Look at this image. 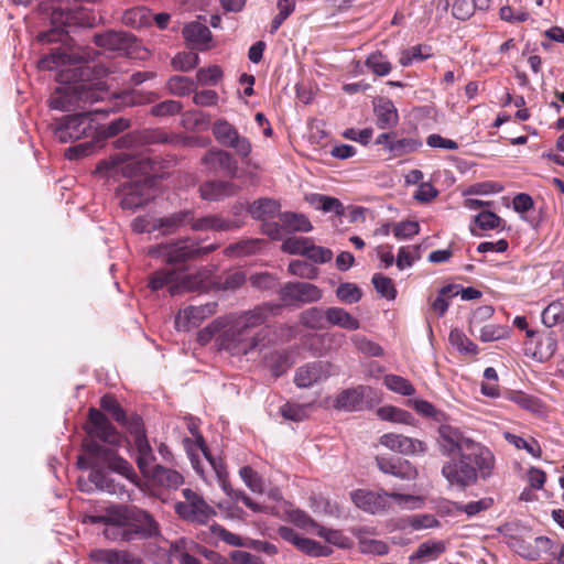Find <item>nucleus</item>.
Here are the masks:
<instances>
[{"mask_svg":"<svg viewBox=\"0 0 564 564\" xmlns=\"http://www.w3.org/2000/svg\"><path fill=\"white\" fill-rule=\"evenodd\" d=\"M197 447L202 451L203 455L205 456V458L209 462L210 466L213 467V469L217 476V479H218L219 484L221 485L223 490L227 495L231 496L232 490L230 489V487L227 482V471L223 464V460L220 458H215L209 454L208 448L205 445V440L202 435H197Z\"/></svg>","mask_w":564,"mask_h":564,"instance_id":"33","label":"nucleus"},{"mask_svg":"<svg viewBox=\"0 0 564 564\" xmlns=\"http://www.w3.org/2000/svg\"><path fill=\"white\" fill-rule=\"evenodd\" d=\"M375 115L380 129H391L399 121L398 110L389 99H381L375 105Z\"/></svg>","mask_w":564,"mask_h":564,"instance_id":"28","label":"nucleus"},{"mask_svg":"<svg viewBox=\"0 0 564 564\" xmlns=\"http://www.w3.org/2000/svg\"><path fill=\"white\" fill-rule=\"evenodd\" d=\"M432 56V48L427 45H414L403 50L400 53L399 63L403 67L412 65L414 62L425 61Z\"/></svg>","mask_w":564,"mask_h":564,"instance_id":"42","label":"nucleus"},{"mask_svg":"<svg viewBox=\"0 0 564 564\" xmlns=\"http://www.w3.org/2000/svg\"><path fill=\"white\" fill-rule=\"evenodd\" d=\"M203 162L214 171L221 170L230 175L237 172V163L232 155L223 150L208 151L204 155Z\"/></svg>","mask_w":564,"mask_h":564,"instance_id":"23","label":"nucleus"},{"mask_svg":"<svg viewBox=\"0 0 564 564\" xmlns=\"http://www.w3.org/2000/svg\"><path fill=\"white\" fill-rule=\"evenodd\" d=\"M438 432L443 452L447 455L458 454L457 459H452L442 467V475L449 486L465 489L475 484L478 476L487 479L492 475L495 456L489 448L449 425H442Z\"/></svg>","mask_w":564,"mask_h":564,"instance_id":"2","label":"nucleus"},{"mask_svg":"<svg viewBox=\"0 0 564 564\" xmlns=\"http://www.w3.org/2000/svg\"><path fill=\"white\" fill-rule=\"evenodd\" d=\"M380 444L388 449L408 456L424 455L427 452L425 442L397 433H386L380 440Z\"/></svg>","mask_w":564,"mask_h":564,"instance_id":"14","label":"nucleus"},{"mask_svg":"<svg viewBox=\"0 0 564 564\" xmlns=\"http://www.w3.org/2000/svg\"><path fill=\"white\" fill-rule=\"evenodd\" d=\"M170 555L180 564H203L194 552L185 543V539H178L170 544Z\"/></svg>","mask_w":564,"mask_h":564,"instance_id":"38","label":"nucleus"},{"mask_svg":"<svg viewBox=\"0 0 564 564\" xmlns=\"http://www.w3.org/2000/svg\"><path fill=\"white\" fill-rule=\"evenodd\" d=\"M506 399L533 414L543 415L545 413V405L539 398L522 391H508Z\"/></svg>","mask_w":564,"mask_h":564,"instance_id":"27","label":"nucleus"},{"mask_svg":"<svg viewBox=\"0 0 564 564\" xmlns=\"http://www.w3.org/2000/svg\"><path fill=\"white\" fill-rule=\"evenodd\" d=\"M192 220L193 213L191 210H183L170 216L155 218V224L158 226V231L162 235H171L189 224Z\"/></svg>","mask_w":564,"mask_h":564,"instance_id":"25","label":"nucleus"},{"mask_svg":"<svg viewBox=\"0 0 564 564\" xmlns=\"http://www.w3.org/2000/svg\"><path fill=\"white\" fill-rule=\"evenodd\" d=\"M39 11L47 17L52 25L48 31L41 32L37 35L39 42L42 43L61 41L66 26L88 23L85 9L72 6L68 0H41Z\"/></svg>","mask_w":564,"mask_h":564,"instance_id":"5","label":"nucleus"},{"mask_svg":"<svg viewBox=\"0 0 564 564\" xmlns=\"http://www.w3.org/2000/svg\"><path fill=\"white\" fill-rule=\"evenodd\" d=\"M288 271L292 275L308 280H313L317 276V269L303 260L291 261Z\"/></svg>","mask_w":564,"mask_h":564,"instance_id":"63","label":"nucleus"},{"mask_svg":"<svg viewBox=\"0 0 564 564\" xmlns=\"http://www.w3.org/2000/svg\"><path fill=\"white\" fill-rule=\"evenodd\" d=\"M149 167L150 162L147 156L134 152H120L99 162L95 173L107 180L118 181L121 177H141L148 173Z\"/></svg>","mask_w":564,"mask_h":564,"instance_id":"7","label":"nucleus"},{"mask_svg":"<svg viewBox=\"0 0 564 564\" xmlns=\"http://www.w3.org/2000/svg\"><path fill=\"white\" fill-rule=\"evenodd\" d=\"M279 306L263 304L239 315L224 334L221 346L231 355H247L260 341L254 328L261 326Z\"/></svg>","mask_w":564,"mask_h":564,"instance_id":"4","label":"nucleus"},{"mask_svg":"<svg viewBox=\"0 0 564 564\" xmlns=\"http://www.w3.org/2000/svg\"><path fill=\"white\" fill-rule=\"evenodd\" d=\"M390 508L395 505L403 510L420 509L424 505V499L421 496L405 495L400 492H388Z\"/></svg>","mask_w":564,"mask_h":564,"instance_id":"43","label":"nucleus"},{"mask_svg":"<svg viewBox=\"0 0 564 564\" xmlns=\"http://www.w3.org/2000/svg\"><path fill=\"white\" fill-rule=\"evenodd\" d=\"M133 435V443L137 451V465L143 476H150V471L152 470V463L155 457L152 451V447L147 438L144 430L137 425L131 431Z\"/></svg>","mask_w":564,"mask_h":564,"instance_id":"20","label":"nucleus"},{"mask_svg":"<svg viewBox=\"0 0 564 564\" xmlns=\"http://www.w3.org/2000/svg\"><path fill=\"white\" fill-rule=\"evenodd\" d=\"M370 393V388L358 386L343 390L334 402V406L345 411H359L364 408L365 397Z\"/></svg>","mask_w":564,"mask_h":564,"instance_id":"22","label":"nucleus"},{"mask_svg":"<svg viewBox=\"0 0 564 564\" xmlns=\"http://www.w3.org/2000/svg\"><path fill=\"white\" fill-rule=\"evenodd\" d=\"M77 486L84 492H91L96 489L116 496L121 500L131 499L130 492L123 485L116 482L104 469L96 466H91L88 479L79 478L77 480Z\"/></svg>","mask_w":564,"mask_h":564,"instance_id":"11","label":"nucleus"},{"mask_svg":"<svg viewBox=\"0 0 564 564\" xmlns=\"http://www.w3.org/2000/svg\"><path fill=\"white\" fill-rule=\"evenodd\" d=\"M372 284L376 291L384 299L392 301L397 296V290L393 281L380 273H375L372 276Z\"/></svg>","mask_w":564,"mask_h":564,"instance_id":"53","label":"nucleus"},{"mask_svg":"<svg viewBox=\"0 0 564 564\" xmlns=\"http://www.w3.org/2000/svg\"><path fill=\"white\" fill-rule=\"evenodd\" d=\"M564 321V299L550 303L542 312V322L546 327H553Z\"/></svg>","mask_w":564,"mask_h":564,"instance_id":"44","label":"nucleus"},{"mask_svg":"<svg viewBox=\"0 0 564 564\" xmlns=\"http://www.w3.org/2000/svg\"><path fill=\"white\" fill-rule=\"evenodd\" d=\"M239 475L243 480L245 485L256 494L263 491V484L260 476L249 466H243L239 470Z\"/></svg>","mask_w":564,"mask_h":564,"instance_id":"64","label":"nucleus"},{"mask_svg":"<svg viewBox=\"0 0 564 564\" xmlns=\"http://www.w3.org/2000/svg\"><path fill=\"white\" fill-rule=\"evenodd\" d=\"M459 294V286L455 284H448L443 286L436 296V299L432 302V308L438 314V316H443L448 306L451 304V300Z\"/></svg>","mask_w":564,"mask_h":564,"instance_id":"41","label":"nucleus"},{"mask_svg":"<svg viewBox=\"0 0 564 564\" xmlns=\"http://www.w3.org/2000/svg\"><path fill=\"white\" fill-rule=\"evenodd\" d=\"M377 414L382 421L401 423V424H405V425H414L415 424V419L413 417V415L410 412L404 411L399 408H395V406H392V405H386V406L378 409Z\"/></svg>","mask_w":564,"mask_h":564,"instance_id":"39","label":"nucleus"},{"mask_svg":"<svg viewBox=\"0 0 564 564\" xmlns=\"http://www.w3.org/2000/svg\"><path fill=\"white\" fill-rule=\"evenodd\" d=\"M509 328L502 325L486 324L479 329V339L484 343L503 339L508 336Z\"/></svg>","mask_w":564,"mask_h":564,"instance_id":"55","label":"nucleus"},{"mask_svg":"<svg viewBox=\"0 0 564 564\" xmlns=\"http://www.w3.org/2000/svg\"><path fill=\"white\" fill-rule=\"evenodd\" d=\"M154 184L155 181L150 177L131 180L123 184L118 192L121 207L131 210L144 207L156 195Z\"/></svg>","mask_w":564,"mask_h":564,"instance_id":"9","label":"nucleus"},{"mask_svg":"<svg viewBox=\"0 0 564 564\" xmlns=\"http://www.w3.org/2000/svg\"><path fill=\"white\" fill-rule=\"evenodd\" d=\"M303 257L314 263H325L332 260L333 252L327 248L314 245L311 239Z\"/></svg>","mask_w":564,"mask_h":564,"instance_id":"61","label":"nucleus"},{"mask_svg":"<svg viewBox=\"0 0 564 564\" xmlns=\"http://www.w3.org/2000/svg\"><path fill=\"white\" fill-rule=\"evenodd\" d=\"M359 550L364 554L384 555L388 553L389 547L383 541L360 536Z\"/></svg>","mask_w":564,"mask_h":564,"instance_id":"58","label":"nucleus"},{"mask_svg":"<svg viewBox=\"0 0 564 564\" xmlns=\"http://www.w3.org/2000/svg\"><path fill=\"white\" fill-rule=\"evenodd\" d=\"M328 362L314 361L300 367L296 370L294 382L299 388H308L325 380L329 376Z\"/></svg>","mask_w":564,"mask_h":564,"instance_id":"21","label":"nucleus"},{"mask_svg":"<svg viewBox=\"0 0 564 564\" xmlns=\"http://www.w3.org/2000/svg\"><path fill=\"white\" fill-rule=\"evenodd\" d=\"M301 323L312 329H323L325 318V311L318 307H311L305 310L300 315Z\"/></svg>","mask_w":564,"mask_h":564,"instance_id":"48","label":"nucleus"},{"mask_svg":"<svg viewBox=\"0 0 564 564\" xmlns=\"http://www.w3.org/2000/svg\"><path fill=\"white\" fill-rule=\"evenodd\" d=\"M311 238L290 236L283 239L281 250L289 254L304 256Z\"/></svg>","mask_w":564,"mask_h":564,"instance_id":"57","label":"nucleus"},{"mask_svg":"<svg viewBox=\"0 0 564 564\" xmlns=\"http://www.w3.org/2000/svg\"><path fill=\"white\" fill-rule=\"evenodd\" d=\"M90 558L97 564H132L135 557L127 551L97 549L90 552Z\"/></svg>","mask_w":564,"mask_h":564,"instance_id":"26","label":"nucleus"},{"mask_svg":"<svg viewBox=\"0 0 564 564\" xmlns=\"http://www.w3.org/2000/svg\"><path fill=\"white\" fill-rule=\"evenodd\" d=\"M315 533L338 547L346 549L349 546V539L339 530L327 529L319 525Z\"/></svg>","mask_w":564,"mask_h":564,"instance_id":"60","label":"nucleus"},{"mask_svg":"<svg viewBox=\"0 0 564 564\" xmlns=\"http://www.w3.org/2000/svg\"><path fill=\"white\" fill-rule=\"evenodd\" d=\"M445 550L446 545L443 541L429 540L417 546L416 551L410 556V560L420 562L435 561Z\"/></svg>","mask_w":564,"mask_h":564,"instance_id":"31","label":"nucleus"},{"mask_svg":"<svg viewBox=\"0 0 564 564\" xmlns=\"http://www.w3.org/2000/svg\"><path fill=\"white\" fill-rule=\"evenodd\" d=\"M151 480L161 487L177 489L184 482V477L177 470L155 465L150 471Z\"/></svg>","mask_w":564,"mask_h":564,"instance_id":"24","label":"nucleus"},{"mask_svg":"<svg viewBox=\"0 0 564 564\" xmlns=\"http://www.w3.org/2000/svg\"><path fill=\"white\" fill-rule=\"evenodd\" d=\"M475 225L480 229V230H494V229H497L501 226V218L492 213V212H489V210H484V212H480L479 214H477L475 216Z\"/></svg>","mask_w":564,"mask_h":564,"instance_id":"62","label":"nucleus"},{"mask_svg":"<svg viewBox=\"0 0 564 564\" xmlns=\"http://www.w3.org/2000/svg\"><path fill=\"white\" fill-rule=\"evenodd\" d=\"M167 88L173 95L186 96L194 91L196 84L189 77L172 76L167 82Z\"/></svg>","mask_w":564,"mask_h":564,"instance_id":"47","label":"nucleus"},{"mask_svg":"<svg viewBox=\"0 0 564 564\" xmlns=\"http://www.w3.org/2000/svg\"><path fill=\"white\" fill-rule=\"evenodd\" d=\"M301 552L305 553L308 556H328L332 554L333 550L327 546L323 545L312 539L304 538L300 540V543L296 547Z\"/></svg>","mask_w":564,"mask_h":564,"instance_id":"50","label":"nucleus"},{"mask_svg":"<svg viewBox=\"0 0 564 564\" xmlns=\"http://www.w3.org/2000/svg\"><path fill=\"white\" fill-rule=\"evenodd\" d=\"M278 14L272 19L270 24V33L274 34L282 23L291 15L295 9V0H279Z\"/></svg>","mask_w":564,"mask_h":564,"instance_id":"51","label":"nucleus"},{"mask_svg":"<svg viewBox=\"0 0 564 564\" xmlns=\"http://www.w3.org/2000/svg\"><path fill=\"white\" fill-rule=\"evenodd\" d=\"M386 387L394 393L411 397L415 393L413 384L405 378L397 375L384 376Z\"/></svg>","mask_w":564,"mask_h":564,"instance_id":"45","label":"nucleus"},{"mask_svg":"<svg viewBox=\"0 0 564 564\" xmlns=\"http://www.w3.org/2000/svg\"><path fill=\"white\" fill-rule=\"evenodd\" d=\"M326 322L333 326H338L348 330H357L360 328V322L346 310L332 306L325 311Z\"/></svg>","mask_w":564,"mask_h":564,"instance_id":"29","label":"nucleus"},{"mask_svg":"<svg viewBox=\"0 0 564 564\" xmlns=\"http://www.w3.org/2000/svg\"><path fill=\"white\" fill-rule=\"evenodd\" d=\"M215 249L214 246L200 247L198 242L192 239H182L171 243L152 246L148 254L154 259H160L166 263H180L194 259L200 254L209 253Z\"/></svg>","mask_w":564,"mask_h":564,"instance_id":"8","label":"nucleus"},{"mask_svg":"<svg viewBox=\"0 0 564 564\" xmlns=\"http://www.w3.org/2000/svg\"><path fill=\"white\" fill-rule=\"evenodd\" d=\"M212 130L215 139L221 145L234 149L236 154L242 159L249 156L251 153L252 147L249 139L241 135L238 130L227 120H216Z\"/></svg>","mask_w":564,"mask_h":564,"instance_id":"12","label":"nucleus"},{"mask_svg":"<svg viewBox=\"0 0 564 564\" xmlns=\"http://www.w3.org/2000/svg\"><path fill=\"white\" fill-rule=\"evenodd\" d=\"M90 440L85 442V448L88 454L100 462L109 470L117 473L128 479L130 482L138 485L139 477L132 465L120 457L112 446H119L122 437L116 432L107 417L98 410L89 411V429Z\"/></svg>","mask_w":564,"mask_h":564,"instance_id":"3","label":"nucleus"},{"mask_svg":"<svg viewBox=\"0 0 564 564\" xmlns=\"http://www.w3.org/2000/svg\"><path fill=\"white\" fill-rule=\"evenodd\" d=\"M199 63V57L197 53L194 52H182L178 53L172 59V66L176 70L187 72L194 67H196Z\"/></svg>","mask_w":564,"mask_h":564,"instance_id":"59","label":"nucleus"},{"mask_svg":"<svg viewBox=\"0 0 564 564\" xmlns=\"http://www.w3.org/2000/svg\"><path fill=\"white\" fill-rule=\"evenodd\" d=\"M306 200L314 208L323 210L324 213H334L337 216H343L345 214L344 205L335 197L315 193L308 195Z\"/></svg>","mask_w":564,"mask_h":564,"instance_id":"36","label":"nucleus"},{"mask_svg":"<svg viewBox=\"0 0 564 564\" xmlns=\"http://www.w3.org/2000/svg\"><path fill=\"white\" fill-rule=\"evenodd\" d=\"M183 35L187 42L199 47H207L212 40V32L208 26L196 21L184 26Z\"/></svg>","mask_w":564,"mask_h":564,"instance_id":"32","label":"nucleus"},{"mask_svg":"<svg viewBox=\"0 0 564 564\" xmlns=\"http://www.w3.org/2000/svg\"><path fill=\"white\" fill-rule=\"evenodd\" d=\"M366 66L378 76H387L391 69V63L380 52L371 53L366 59Z\"/></svg>","mask_w":564,"mask_h":564,"instance_id":"49","label":"nucleus"},{"mask_svg":"<svg viewBox=\"0 0 564 564\" xmlns=\"http://www.w3.org/2000/svg\"><path fill=\"white\" fill-rule=\"evenodd\" d=\"M448 340L449 344L463 355L476 356L478 354L477 345L458 328L451 330Z\"/></svg>","mask_w":564,"mask_h":564,"instance_id":"40","label":"nucleus"},{"mask_svg":"<svg viewBox=\"0 0 564 564\" xmlns=\"http://www.w3.org/2000/svg\"><path fill=\"white\" fill-rule=\"evenodd\" d=\"M99 142L100 140L98 139V137H96L91 141L69 147L66 150L65 155L69 160H78L85 158L87 155L93 154L96 151V149L99 147Z\"/></svg>","mask_w":564,"mask_h":564,"instance_id":"52","label":"nucleus"},{"mask_svg":"<svg viewBox=\"0 0 564 564\" xmlns=\"http://www.w3.org/2000/svg\"><path fill=\"white\" fill-rule=\"evenodd\" d=\"M505 438L517 448L527 451L533 457L541 456V447L539 443L533 438L528 441L521 436L511 433H506Z\"/></svg>","mask_w":564,"mask_h":564,"instance_id":"56","label":"nucleus"},{"mask_svg":"<svg viewBox=\"0 0 564 564\" xmlns=\"http://www.w3.org/2000/svg\"><path fill=\"white\" fill-rule=\"evenodd\" d=\"M88 55L74 51L66 53L56 50L37 63L42 70H55L56 80L59 83L50 98L51 108L59 111L84 110L64 116L54 123V135L63 143L82 138L95 139L99 132V117L105 118L110 112L107 108H86L87 105L104 100L107 95L105 84L91 78L93 69L88 65Z\"/></svg>","mask_w":564,"mask_h":564,"instance_id":"1","label":"nucleus"},{"mask_svg":"<svg viewBox=\"0 0 564 564\" xmlns=\"http://www.w3.org/2000/svg\"><path fill=\"white\" fill-rule=\"evenodd\" d=\"M280 296L285 304H304L319 301L322 291L307 282H289L281 289Z\"/></svg>","mask_w":564,"mask_h":564,"instance_id":"15","label":"nucleus"},{"mask_svg":"<svg viewBox=\"0 0 564 564\" xmlns=\"http://www.w3.org/2000/svg\"><path fill=\"white\" fill-rule=\"evenodd\" d=\"M189 224L192 229L196 231L208 229L226 231L240 227V224L237 221L226 220L215 215L206 216L196 220L193 219Z\"/></svg>","mask_w":564,"mask_h":564,"instance_id":"34","label":"nucleus"},{"mask_svg":"<svg viewBox=\"0 0 564 564\" xmlns=\"http://www.w3.org/2000/svg\"><path fill=\"white\" fill-rule=\"evenodd\" d=\"M336 295L345 304H355L361 300L362 292L355 283H340L336 290Z\"/></svg>","mask_w":564,"mask_h":564,"instance_id":"54","label":"nucleus"},{"mask_svg":"<svg viewBox=\"0 0 564 564\" xmlns=\"http://www.w3.org/2000/svg\"><path fill=\"white\" fill-rule=\"evenodd\" d=\"M217 303L209 302L199 306H188L181 310L175 316V326L178 330H188L198 327L203 321L216 313Z\"/></svg>","mask_w":564,"mask_h":564,"instance_id":"18","label":"nucleus"},{"mask_svg":"<svg viewBox=\"0 0 564 564\" xmlns=\"http://www.w3.org/2000/svg\"><path fill=\"white\" fill-rule=\"evenodd\" d=\"M184 501L175 503V512L184 520L205 524L216 511L210 507L202 496L192 489L183 490Z\"/></svg>","mask_w":564,"mask_h":564,"instance_id":"10","label":"nucleus"},{"mask_svg":"<svg viewBox=\"0 0 564 564\" xmlns=\"http://www.w3.org/2000/svg\"><path fill=\"white\" fill-rule=\"evenodd\" d=\"M209 275L210 273L207 270L189 274L175 269H161L151 275L149 288L152 291H159L166 286L169 293L175 296L204 288Z\"/></svg>","mask_w":564,"mask_h":564,"instance_id":"6","label":"nucleus"},{"mask_svg":"<svg viewBox=\"0 0 564 564\" xmlns=\"http://www.w3.org/2000/svg\"><path fill=\"white\" fill-rule=\"evenodd\" d=\"M422 141L414 138H402L389 143V152L394 156H401L415 152L422 147Z\"/></svg>","mask_w":564,"mask_h":564,"instance_id":"46","label":"nucleus"},{"mask_svg":"<svg viewBox=\"0 0 564 564\" xmlns=\"http://www.w3.org/2000/svg\"><path fill=\"white\" fill-rule=\"evenodd\" d=\"M376 463L380 471L401 480H415L419 475L416 467L406 459L379 456Z\"/></svg>","mask_w":564,"mask_h":564,"instance_id":"19","label":"nucleus"},{"mask_svg":"<svg viewBox=\"0 0 564 564\" xmlns=\"http://www.w3.org/2000/svg\"><path fill=\"white\" fill-rule=\"evenodd\" d=\"M352 502L362 511L377 514L390 509L389 496L384 490L357 489L350 492Z\"/></svg>","mask_w":564,"mask_h":564,"instance_id":"16","label":"nucleus"},{"mask_svg":"<svg viewBox=\"0 0 564 564\" xmlns=\"http://www.w3.org/2000/svg\"><path fill=\"white\" fill-rule=\"evenodd\" d=\"M249 214L254 219L260 220H270L273 218L280 210V204L271 198H260L258 200H254L249 206Z\"/></svg>","mask_w":564,"mask_h":564,"instance_id":"35","label":"nucleus"},{"mask_svg":"<svg viewBox=\"0 0 564 564\" xmlns=\"http://www.w3.org/2000/svg\"><path fill=\"white\" fill-rule=\"evenodd\" d=\"M159 534V525L150 513L134 507L129 530H122L120 541H132L137 535L155 536Z\"/></svg>","mask_w":564,"mask_h":564,"instance_id":"17","label":"nucleus"},{"mask_svg":"<svg viewBox=\"0 0 564 564\" xmlns=\"http://www.w3.org/2000/svg\"><path fill=\"white\" fill-rule=\"evenodd\" d=\"M134 507L111 506L106 510L104 535L108 540L118 541L122 530H129Z\"/></svg>","mask_w":564,"mask_h":564,"instance_id":"13","label":"nucleus"},{"mask_svg":"<svg viewBox=\"0 0 564 564\" xmlns=\"http://www.w3.org/2000/svg\"><path fill=\"white\" fill-rule=\"evenodd\" d=\"M237 192V187L230 182H206L200 186V195L206 200H219L231 196Z\"/></svg>","mask_w":564,"mask_h":564,"instance_id":"30","label":"nucleus"},{"mask_svg":"<svg viewBox=\"0 0 564 564\" xmlns=\"http://www.w3.org/2000/svg\"><path fill=\"white\" fill-rule=\"evenodd\" d=\"M279 219L282 223V227H284L285 232H310L313 229L311 221L303 214L285 212L279 214Z\"/></svg>","mask_w":564,"mask_h":564,"instance_id":"37","label":"nucleus"}]
</instances>
